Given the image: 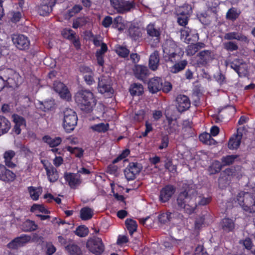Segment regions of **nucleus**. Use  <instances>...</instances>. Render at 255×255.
<instances>
[{"label": "nucleus", "instance_id": "nucleus-1", "mask_svg": "<svg viewBox=\"0 0 255 255\" xmlns=\"http://www.w3.org/2000/svg\"><path fill=\"white\" fill-rule=\"evenodd\" d=\"M74 98L79 108L86 113L92 112L97 103V100L90 90L79 91L76 93Z\"/></svg>", "mask_w": 255, "mask_h": 255}, {"label": "nucleus", "instance_id": "nucleus-2", "mask_svg": "<svg viewBox=\"0 0 255 255\" xmlns=\"http://www.w3.org/2000/svg\"><path fill=\"white\" fill-rule=\"evenodd\" d=\"M163 57L166 62L174 63L180 60L184 52L174 41H168L163 46Z\"/></svg>", "mask_w": 255, "mask_h": 255}, {"label": "nucleus", "instance_id": "nucleus-3", "mask_svg": "<svg viewBox=\"0 0 255 255\" xmlns=\"http://www.w3.org/2000/svg\"><path fill=\"white\" fill-rule=\"evenodd\" d=\"M177 204L180 209H184L188 214L194 213L197 206L195 196L189 195L186 190L178 194Z\"/></svg>", "mask_w": 255, "mask_h": 255}, {"label": "nucleus", "instance_id": "nucleus-4", "mask_svg": "<svg viewBox=\"0 0 255 255\" xmlns=\"http://www.w3.org/2000/svg\"><path fill=\"white\" fill-rule=\"evenodd\" d=\"M237 200L245 211L255 213V190L253 192L241 191L237 196Z\"/></svg>", "mask_w": 255, "mask_h": 255}, {"label": "nucleus", "instance_id": "nucleus-5", "mask_svg": "<svg viewBox=\"0 0 255 255\" xmlns=\"http://www.w3.org/2000/svg\"><path fill=\"white\" fill-rule=\"evenodd\" d=\"M63 126L67 132L73 131L77 124L78 117L75 111L70 108H66L63 112Z\"/></svg>", "mask_w": 255, "mask_h": 255}, {"label": "nucleus", "instance_id": "nucleus-6", "mask_svg": "<svg viewBox=\"0 0 255 255\" xmlns=\"http://www.w3.org/2000/svg\"><path fill=\"white\" fill-rule=\"evenodd\" d=\"M3 71L4 74L2 76L5 78L7 87L14 88L21 85L22 78L19 73L11 69H6Z\"/></svg>", "mask_w": 255, "mask_h": 255}, {"label": "nucleus", "instance_id": "nucleus-7", "mask_svg": "<svg viewBox=\"0 0 255 255\" xmlns=\"http://www.w3.org/2000/svg\"><path fill=\"white\" fill-rule=\"evenodd\" d=\"M86 247L90 252L95 255H101L105 250V246L101 238L93 237L89 239Z\"/></svg>", "mask_w": 255, "mask_h": 255}, {"label": "nucleus", "instance_id": "nucleus-8", "mask_svg": "<svg viewBox=\"0 0 255 255\" xmlns=\"http://www.w3.org/2000/svg\"><path fill=\"white\" fill-rule=\"evenodd\" d=\"M192 12V7L190 4H185L181 7L177 14V21L178 24L185 27L188 23Z\"/></svg>", "mask_w": 255, "mask_h": 255}, {"label": "nucleus", "instance_id": "nucleus-9", "mask_svg": "<svg viewBox=\"0 0 255 255\" xmlns=\"http://www.w3.org/2000/svg\"><path fill=\"white\" fill-rule=\"evenodd\" d=\"M110 3L112 6L120 13H125L135 7V3L133 1L110 0Z\"/></svg>", "mask_w": 255, "mask_h": 255}, {"label": "nucleus", "instance_id": "nucleus-10", "mask_svg": "<svg viewBox=\"0 0 255 255\" xmlns=\"http://www.w3.org/2000/svg\"><path fill=\"white\" fill-rule=\"evenodd\" d=\"M31 239V236L22 234L19 237L15 238L7 245V247L11 250H17L19 248L23 247Z\"/></svg>", "mask_w": 255, "mask_h": 255}, {"label": "nucleus", "instance_id": "nucleus-11", "mask_svg": "<svg viewBox=\"0 0 255 255\" xmlns=\"http://www.w3.org/2000/svg\"><path fill=\"white\" fill-rule=\"evenodd\" d=\"M12 41L15 46L21 50H25L29 48L30 40L28 38L23 34H13Z\"/></svg>", "mask_w": 255, "mask_h": 255}, {"label": "nucleus", "instance_id": "nucleus-12", "mask_svg": "<svg viewBox=\"0 0 255 255\" xmlns=\"http://www.w3.org/2000/svg\"><path fill=\"white\" fill-rule=\"evenodd\" d=\"M54 90L58 93L59 96L63 99L69 101L71 99L70 92L66 85L59 81H55L53 83Z\"/></svg>", "mask_w": 255, "mask_h": 255}, {"label": "nucleus", "instance_id": "nucleus-13", "mask_svg": "<svg viewBox=\"0 0 255 255\" xmlns=\"http://www.w3.org/2000/svg\"><path fill=\"white\" fill-rule=\"evenodd\" d=\"M191 106V102L189 97L186 95H178L175 100V106L180 113L188 110Z\"/></svg>", "mask_w": 255, "mask_h": 255}, {"label": "nucleus", "instance_id": "nucleus-14", "mask_svg": "<svg viewBox=\"0 0 255 255\" xmlns=\"http://www.w3.org/2000/svg\"><path fill=\"white\" fill-rule=\"evenodd\" d=\"M197 64L199 66H206L213 59V52L210 50H204L197 54Z\"/></svg>", "mask_w": 255, "mask_h": 255}, {"label": "nucleus", "instance_id": "nucleus-15", "mask_svg": "<svg viewBox=\"0 0 255 255\" xmlns=\"http://www.w3.org/2000/svg\"><path fill=\"white\" fill-rule=\"evenodd\" d=\"M141 169V167L137 162L129 163L124 170L126 178L128 181L134 180L136 175L140 173Z\"/></svg>", "mask_w": 255, "mask_h": 255}, {"label": "nucleus", "instance_id": "nucleus-16", "mask_svg": "<svg viewBox=\"0 0 255 255\" xmlns=\"http://www.w3.org/2000/svg\"><path fill=\"white\" fill-rule=\"evenodd\" d=\"M181 36L184 38L185 42L188 44H193L198 41L199 34L196 30L190 29L189 27L185 28L181 30Z\"/></svg>", "mask_w": 255, "mask_h": 255}, {"label": "nucleus", "instance_id": "nucleus-17", "mask_svg": "<svg viewBox=\"0 0 255 255\" xmlns=\"http://www.w3.org/2000/svg\"><path fill=\"white\" fill-rule=\"evenodd\" d=\"M176 191V188L172 185L168 184L163 187L159 195V200L162 203L168 202L174 194Z\"/></svg>", "mask_w": 255, "mask_h": 255}, {"label": "nucleus", "instance_id": "nucleus-18", "mask_svg": "<svg viewBox=\"0 0 255 255\" xmlns=\"http://www.w3.org/2000/svg\"><path fill=\"white\" fill-rule=\"evenodd\" d=\"M56 0H43L38 8V12L40 15L47 16L52 12Z\"/></svg>", "mask_w": 255, "mask_h": 255}, {"label": "nucleus", "instance_id": "nucleus-19", "mask_svg": "<svg viewBox=\"0 0 255 255\" xmlns=\"http://www.w3.org/2000/svg\"><path fill=\"white\" fill-rule=\"evenodd\" d=\"M98 90L101 94L107 93L112 95L114 92V90L110 84V81L104 76L99 78Z\"/></svg>", "mask_w": 255, "mask_h": 255}, {"label": "nucleus", "instance_id": "nucleus-20", "mask_svg": "<svg viewBox=\"0 0 255 255\" xmlns=\"http://www.w3.org/2000/svg\"><path fill=\"white\" fill-rule=\"evenodd\" d=\"M133 71L134 75L137 79L143 82L146 81L149 73L148 69L146 66L137 65L135 66Z\"/></svg>", "mask_w": 255, "mask_h": 255}, {"label": "nucleus", "instance_id": "nucleus-21", "mask_svg": "<svg viewBox=\"0 0 255 255\" xmlns=\"http://www.w3.org/2000/svg\"><path fill=\"white\" fill-rule=\"evenodd\" d=\"M162 84L163 80L160 77H155L150 79L148 82V88L149 92L154 94L161 91Z\"/></svg>", "mask_w": 255, "mask_h": 255}, {"label": "nucleus", "instance_id": "nucleus-22", "mask_svg": "<svg viewBox=\"0 0 255 255\" xmlns=\"http://www.w3.org/2000/svg\"><path fill=\"white\" fill-rule=\"evenodd\" d=\"M43 166L46 171L48 180L52 183L57 181L59 178L57 170L51 163H49L48 165L44 164Z\"/></svg>", "mask_w": 255, "mask_h": 255}, {"label": "nucleus", "instance_id": "nucleus-23", "mask_svg": "<svg viewBox=\"0 0 255 255\" xmlns=\"http://www.w3.org/2000/svg\"><path fill=\"white\" fill-rule=\"evenodd\" d=\"M242 137L243 134L242 132H237L234 134L228 141V148L230 150L237 149L241 144Z\"/></svg>", "mask_w": 255, "mask_h": 255}, {"label": "nucleus", "instance_id": "nucleus-24", "mask_svg": "<svg viewBox=\"0 0 255 255\" xmlns=\"http://www.w3.org/2000/svg\"><path fill=\"white\" fill-rule=\"evenodd\" d=\"M128 35L133 41H137L142 37V33L141 28L134 24H131L128 30Z\"/></svg>", "mask_w": 255, "mask_h": 255}, {"label": "nucleus", "instance_id": "nucleus-25", "mask_svg": "<svg viewBox=\"0 0 255 255\" xmlns=\"http://www.w3.org/2000/svg\"><path fill=\"white\" fill-rule=\"evenodd\" d=\"M15 156V152L12 150L5 151L3 154L4 162L6 166L9 168H14L16 164L12 160Z\"/></svg>", "mask_w": 255, "mask_h": 255}, {"label": "nucleus", "instance_id": "nucleus-26", "mask_svg": "<svg viewBox=\"0 0 255 255\" xmlns=\"http://www.w3.org/2000/svg\"><path fill=\"white\" fill-rule=\"evenodd\" d=\"M147 33L149 36L153 38L154 44H157L159 42L160 32L159 29L155 28L154 24H148L146 27Z\"/></svg>", "mask_w": 255, "mask_h": 255}, {"label": "nucleus", "instance_id": "nucleus-27", "mask_svg": "<svg viewBox=\"0 0 255 255\" xmlns=\"http://www.w3.org/2000/svg\"><path fill=\"white\" fill-rule=\"evenodd\" d=\"M159 53L158 51L155 50L152 53L149 58L148 66L152 71H155L158 69L159 65Z\"/></svg>", "mask_w": 255, "mask_h": 255}, {"label": "nucleus", "instance_id": "nucleus-28", "mask_svg": "<svg viewBox=\"0 0 255 255\" xmlns=\"http://www.w3.org/2000/svg\"><path fill=\"white\" fill-rule=\"evenodd\" d=\"M174 64L170 67V71L171 73L177 74L183 71L188 65V61L186 59L177 60L173 63Z\"/></svg>", "mask_w": 255, "mask_h": 255}, {"label": "nucleus", "instance_id": "nucleus-29", "mask_svg": "<svg viewBox=\"0 0 255 255\" xmlns=\"http://www.w3.org/2000/svg\"><path fill=\"white\" fill-rule=\"evenodd\" d=\"M177 213L167 211L160 213L158 216L159 222L163 224H165L173 221V219L177 216Z\"/></svg>", "mask_w": 255, "mask_h": 255}, {"label": "nucleus", "instance_id": "nucleus-30", "mask_svg": "<svg viewBox=\"0 0 255 255\" xmlns=\"http://www.w3.org/2000/svg\"><path fill=\"white\" fill-rule=\"evenodd\" d=\"M64 177L66 181L68 183L69 186L72 189H75L77 186L81 183L80 179L76 178V175L73 173H65Z\"/></svg>", "mask_w": 255, "mask_h": 255}, {"label": "nucleus", "instance_id": "nucleus-31", "mask_svg": "<svg viewBox=\"0 0 255 255\" xmlns=\"http://www.w3.org/2000/svg\"><path fill=\"white\" fill-rule=\"evenodd\" d=\"M224 38L226 40L236 39L238 41L246 43L249 42V39L247 36L238 32H231L227 33L224 35Z\"/></svg>", "mask_w": 255, "mask_h": 255}, {"label": "nucleus", "instance_id": "nucleus-32", "mask_svg": "<svg viewBox=\"0 0 255 255\" xmlns=\"http://www.w3.org/2000/svg\"><path fill=\"white\" fill-rule=\"evenodd\" d=\"M44 142L47 143L50 147L58 146L62 142V138L60 137H51L50 135H46L42 137Z\"/></svg>", "mask_w": 255, "mask_h": 255}, {"label": "nucleus", "instance_id": "nucleus-33", "mask_svg": "<svg viewBox=\"0 0 255 255\" xmlns=\"http://www.w3.org/2000/svg\"><path fill=\"white\" fill-rule=\"evenodd\" d=\"M222 229L226 232L234 231L235 227V221L229 218H225L221 222Z\"/></svg>", "mask_w": 255, "mask_h": 255}, {"label": "nucleus", "instance_id": "nucleus-34", "mask_svg": "<svg viewBox=\"0 0 255 255\" xmlns=\"http://www.w3.org/2000/svg\"><path fill=\"white\" fill-rule=\"evenodd\" d=\"M10 128V121L5 117L0 115V136L7 133Z\"/></svg>", "mask_w": 255, "mask_h": 255}, {"label": "nucleus", "instance_id": "nucleus-35", "mask_svg": "<svg viewBox=\"0 0 255 255\" xmlns=\"http://www.w3.org/2000/svg\"><path fill=\"white\" fill-rule=\"evenodd\" d=\"M94 215V210L89 207H84L80 211V218L83 221L90 220Z\"/></svg>", "mask_w": 255, "mask_h": 255}, {"label": "nucleus", "instance_id": "nucleus-36", "mask_svg": "<svg viewBox=\"0 0 255 255\" xmlns=\"http://www.w3.org/2000/svg\"><path fill=\"white\" fill-rule=\"evenodd\" d=\"M21 229L25 232H30L36 230L38 226L34 221L27 219L22 223L21 225Z\"/></svg>", "mask_w": 255, "mask_h": 255}, {"label": "nucleus", "instance_id": "nucleus-37", "mask_svg": "<svg viewBox=\"0 0 255 255\" xmlns=\"http://www.w3.org/2000/svg\"><path fill=\"white\" fill-rule=\"evenodd\" d=\"M129 91L132 96H140L143 93V87L141 84L133 83L130 86Z\"/></svg>", "mask_w": 255, "mask_h": 255}, {"label": "nucleus", "instance_id": "nucleus-38", "mask_svg": "<svg viewBox=\"0 0 255 255\" xmlns=\"http://www.w3.org/2000/svg\"><path fill=\"white\" fill-rule=\"evenodd\" d=\"M222 168L223 165L219 161L215 160L209 166L208 171L209 175L216 174L220 172Z\"/></svg>", "mask_w": 255, "mask_h": 255}, {"label": "nucleus", "instance_id": "nucleus-39", "mask_svg": "<svg viewBox=\"0 0 255 255\" xmlns=\"http://www.w3.org/2000/svg\"><path fill=\"white\" fill-rule=\"evenodd\" d=\"M241 14L240 9L236 7H232L227 11L226 13V18L229 20L234 21L236 20Z\"/></svg>", "mask_w": 255, "mask_h": 255}, {"label": "nucleus", "instance_id": "nucleus-40", "mask_svg": "<svg viewBox=\"0 0 255 255\" xmlns=\"http://www.w3.org/2000/svg\"><path fill=\"white\" fill-rule=\"evenodd\" d=\"M112 27L117 29L119 31L122 32L126 28L124 19L121 16H118L114 19Z\"/></svg>", "mask_w": 255, "mask_h": 255}, {"label": "nucleus", "instance_id": "nucleus-41", "mask_svg": "<svg viewBox=\"0 0 255 255\" xmlns=\"http://www.w3.org/2000/svg\"><path fill=\"white\" fill-rule=\"evenodd\" d=\"M65 249L69 255H83L80 248L77 245L69 244L65 247Z\"/></svg>", "mask_w": 255, "mask_h": 255}, {"label": "nucleus", "instance_id": "nucleus-42", "mask_svg": "<svg viewBox=\"0 0 255 255\" xmlns=\"http://www.w3.org/2000/svg\"><path fill=\"white\" fill-rule=\"evenodd\" d=\"M125 225L130 235L132 236L133 233L136 231L137 224L135 220L127 219L125 221Z\"/></svg>", "mask_w": 255, "mask_h": 255}, {"label": "nucleus", "instance_id": "nucleus-43", "mask_svg": "<svg viewBox=\"0 0 255 255\" xmlns=\"http://www.w3.org/2000/svg\"><path fill=\"white\" fill-rule=\"evenodd\" d=\"M91 128L95 131L105 133L109 129V124L101 123L92 126Z\"/></svg>", "mask_w": 255, "mask_h": 255}, {"label": "nucleus", "instance_id": "nucleus-44", "mask_svg": "<svg viewBox=\"0 0 255 255\" xmlns=\"http://www.w3.org/2000/svg\"><path fill=\"white\" fill-rule=\"evenodd\" d=\"M238 157L239 155L234 154L223 156L221 158V164L223 167L232 164Z\"/></svg>", "mask_w": 255, "mask_h": 255}, {"label": "nucleus", "instance_id": "nucleus-45", "mask_svg": "<svg viewBox=\"0 0 255 255\" xmlns=\"http://www.w3.org/2000/svg\"><path fill=\"white\" fill-rule=\"evenodd\" d=\"M16 174L6 168V171L4 172L1 181L5 183H10L15 180L16 179Z\"/></svg>", "mask_w": 255, "mask_h": 255}, {"label": "nucleus", "instance_id": "nucleus-46", "mask_svg": "<svg viewBox=\"0 0 255 255\" xmlns=\"http://www.w3.org/2000/svg\"><path fill=\"white\" fill-rule=\"evenodd\" d=\"M65 149L71 154H75L76 157L80 158L83 156L84 151L82 148L66 146Z\"/></svg>", "mask_w": 255, "mask_h": 255}, {"label": "nucleus", "instance_id": "nucleus-47", "mask_svg": "<svg viewBox=\"0 0 255 255\" xmlns=\"http://www.w3.org/2000/svg\"><path fill=\"white\" fill-rule=\"evenodd\" d=\"M88 21L84 17H79L73 19L72 27L77 29L78 27H82L87 23Z\"/></svg>", "mask_w": 255, "mask_h": 255}, {"label": "nucleus", "instance_id": "nucleus-48", "mask_svg": "<svg viewBox=\"0 0 255 255\" xmlns=\"http://www.w3.org/2000/svg\"><path fill=\"white\" fill-rule=\"evenodd\" d=\"M27 190L29 193L30 198L33 201H37L39 199L40 195V189L34 186H29L27 188Z\"/></svg>", "mask_w": 255, "mask_h": 255}, {"label": "nucleus", "instance_id": "nucleus-49", "mask_svg": "<svg viewBox=\"0 0 255 255\" xmlns=\"http://www.w3.org/2000/svg\"><path fill=\"white\" fill-rule=\"evenodd\" d=\"M116 53L121 57L127 58L129 54V50L125 46L118 45L116 48Z\"/></svg>", "mask_w": 255, "mask_h": 255}, {"label": "nucleus", "instance_id": "nucleus-50", "mask_svg": "<svg viewBox=\"0 0 255 255\" xmlns=\"http://www.w3.org/2000/svg\"><path fill=\"white\" fill-rule=\"evenodd\" d=\"M8 15L10 21L14 23L19 21L22 17L21 12L18 11L12 10L9 12Z\"/></svg>", "mask_w": 255, "mask_h": 255}, {"label": "nucleus", "instance_id": "nucleus-51", "mask_svg": "<svg viewBox=\"0 0 255 255\" xmlns=\"http://www.w3.org/2000/svg\"><path fill=\"white\" fill-rule=\"evenodd\" d=\"M88 233L89 229L85 225L79 226L75 231V234L80 237H85L88 235Z\"/></svg>", "mask_w": 255, "mask_h": 255}, {"label": "nucleus", "instance_id": "nucleus-52", "mask_svg": "<svg viewBox=\"0 0 255 255\" xmlns=\"http://www.w3.org/2000/svg\"><path fill=\"white\" fill-rule=\"evenodd\" d=\"M62 36L69 40H70L75 37L76 33L70 28H65L61 31Z\"/></svg>", "mask_w": 255, "mask_h": 255}, {"label": "nucleus", "instance_id": "nucleus-53", "mask_svg": "<svg viewBox=\"0 0 255 255\" xmlns=\"http://www.w3.org/2000/svg\"><path fill=\"white\" fill-rule=\"evenodd\" d=\"M31 212H35L36 211L48 214L50 213V211L46 209L43 205L34 204L30 208V210Z\"/></svg>", "mask_w": 255, "mask_h": 255}, {"label": "nucleus", "instance_id": "nucleus-54", "mask_svg": "<svg viewBox=\"0 0 255 255\" xmlns=\"http://www.w3.org/2000/svg\"><path fill=\"white\" fill-rule=\"evenodd\" d=\"M169 142V137L167 134L162 135L160 139V143L158 146V149L162 150L166 148L168 146Z\"/></svg>", "mask_w": 255, "mask_h": 255}, {"label": "nucleus", "instance_id": "nucleus-55", "mask_svg": "<svg viewBox=\"0 0 255 255\" xmlns=\"http://www.w3.org/2000/svg\"><path fill=\"white\" fill-rule=\"evenodd\" d=\"M242 64L243 62L242 60L236 58L230 62V67L239 75L240 74V66Z\"/></svg>", "mask_w": 255, "mask_h": 255}, {"label": "nucleus", "instance_id": "nucleus-56", "mask_svg": "<svg viewBox=\"0 0 255 255\" xmlns=\"http://www.w3.org/2000/svg\"><path fill=\"white\" fill-rule=\"evenodd\" d=\"M224 48L230 51H234L237 50L239 47L235 42L229 41L225 42L224 44Z\"/></svg>", "mask_w": 255, "mask_h": 255}, {"label": "nucleus", "instance_id": "nucleus-57", "mask_svg": "<svg viewBox=\"0 0 255 255\" xmlns=\"http://www.w3.org/2000/svg\"><path fill=\"white\" fill-rule=\"evenodd\" d=\"M56 249L51 242H46L45 247V252L46 255H52L55 252Z\"/></svg>", "mask_w": 255, "mask_h": 255}, {"label": "nucleus", "instance_id": "nucleus-58", "mask_svg": "<svg viewBox=\"0 0 255 255\" xmlns=\"http://www.w3.org/2000/svg\"><path fill=\"white\" fill-rule=\"evenodd\" d=\"M13 121L15 124L17 125L26 126V121L25 119L17 114H14L12 115Z\"/></svg>", "mask_w": 255, "mask_h": 255}, {"label": "nucleus", "instance_id": "nucleus-59", "mask_svg": "<svg viewBox=\"0 0 255 255\" xmlns=\"http://www.w3.org/2000/svg\"><path fill=\"white\" fill-rule=\"evenodd\" d=\"M130 151L129 149H126L124 150L120 155H119L115 159L113 160V163L115 164L124 159L128 155Z\"/></svg>", "mask_w": 255, "mask_h": 255}, {"label": "nucleus", "instance_id": "nucleus-60", "mask_svg": "<svg viewBox=\"0 0 255 255\" xmlns=\"http://www.w3.org/2000/svg\"><path fill=\"white\" fill-rule=\"evenodd\" d=\"M145 116V112L144 110H140L135 113V115L133 117V119L136 122H140L144 120Z\"/></svg>", "mask_w": 255, "mask_h": 255}, {"label": "nucleus", "instance_id": "nucleus-61", "mask_svg": "<svg viewBox=\"0 0 255 255\" xmlns=\"http://www.w3.org/2000/svg\"><path fill=\"white\" fill-rule=\"evenodd\" d=\"M186 51L188 56H193L198 51V48L196 47L194 43H193L187 47Z\"/></svg>", "mask_w": 255, "mask_h": 255}, {"label": "nucleus", "instance_id": "nucleus-62", "mask_svg": "<svg viewBox=\"0 0 255 255\" xmlns=\"http://www.w3.org/2000/svg\"><path fill=\"white\" fill-rule=\"evenodd\" d=\"M94 73H92V74H86L83 76V78L86 83L88 85H92L94 83H95V81L94 78Z\"/></svg>", "mask_w": 255, "mask_h": 255}, {"label": "nucleus", "instance_id": "nucleus-63", "mask_svg": "<svg viewBox=\"0 0 255 255\" xmlns=\"http://www.w3.org/2000/svg\"><path fill=\"white\" fill-rule=\"evenodd\" d=\"M113 20L114 19H113V18L111 16L109 15L106 16L104 18L102 22V24L104 27L108 28L112 24L113 25Z\"/></svg>", "mask_w": 255, "mask_h": 255}, {"label": "nucleus", "instance_id": "nucleus-64", "mask_svg": "<svg viewBox=\"0 0 255 255\" xmlns=\"http://www.w3.org/2000/svg\"><path fill=\"white\" fill-rule=\"evenodd\" d=\"M194 255H208L203 246L198 245L195 249Z\"/></svg>", "mask_w": 255, "mask_h": 255}]
</instances>
